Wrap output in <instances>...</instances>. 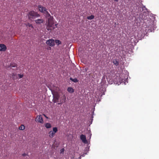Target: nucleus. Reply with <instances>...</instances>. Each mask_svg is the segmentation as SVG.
<instances>
[{"label":"nucleus","mask_w":159,"mask_h":159,"mask_svg":"<svg viewBox=\"0 0 159 159\" xmlns=\"http://www.w3.org/2000/svg\"><path fill=\"white\" fill-rule=\"evenodd\" d=\"M38 8L40 11L45 14L46 16L48 18L46 26L47 29L48 30H51L54 29L55 27L54 26V23L53 17L51 16L50 14L47 11V9L45 7L41 5H39Z\"/></svg>","instance_id":"f257e3e1"},{"label":"nucleus","mask_w":159,"mask_h":159,"mask_svg":"<svg viewBox=\"0 0 159 159\" xmlns=\"http://www.w3.org/2000/svg\"><path fill=\"white\" fill-rule=\"evenodd\" d=\"M28 16L29 19L30 20L34 19L40 16V15L37 12H34V11H31L29 12Z\"/></svg>","instance_id":"f03ea898"},{"label":"nucleus","mask_w":159,"mask_h":159,"mask_svg":"<svg viewBox=\"0 0 159 159\" xmlns=\"http://www.w3.org/2000/svg\"><path fill=\"white\" fill-rule=\"evenodd\" d=\"M57 128L56 127H54L53 128L52 130L50 131L49 133V137L51 138H52L53 137L55 133L57 131Z\"/></svg>","instance_id":"7ed1b4c3"},{"label":"nucleus","mask_w":159,"mask_h":159,"mask_svg":"<svg viewBox=\"0 0 159 159\" xmlns=\"http://www.w3.org/2000/svg\"><path fill=\"white\" fill-rule=\"evenodd\" d=\"M66 101V97L64 95H62L61 97L60 96L59 99V102L58 103V105H61L63 103L65 102Z\"/></svg>","instance_id":"20e7f679"},{"label":"nucleus","mask_w":159,"mask_h":159,"mask_svg":"<svg viewBox=\"0 0 159 159\" xmlns=\"http://www.w3.org/2000/svg\"><path fill=\"white\" fill-rule=\"evenodd\" d=\"M46 43L48 45L53 47L55 45L54 40V39H49L47 40Z\"/></svg>","instance_id":"39448f33"},{"label":"nucleus","mask_w":159,"mask_h":159,"mask_svg":"<svg viewBox=\"0 0 159 159\" xmlns=\"http://www.w3.org/2000/svg\"><path fill=\"white\" fill-rule=\"evenodd\" d=\"M60 98L59 95L58 94H55L53 96V98L52 100V101L54 103H56L59 102V99Z\"/></svg>","instance_id":"423d86ee"},{"label":"nucleus","mask_w":159,"mask_h":159,"mask_svg":"<svg viewBox=\"0 0 159 159\" xmlns=\"http://www.w3.org/2000/svg\"><path fill=\"white\" fill-rule=\"evenodd\" d=\"M36 122L41 123H43V120L41 115L38 116L35 118Z\"/></svg>","instance_id":"0eeeda50"},{"label":"nucleus","mask_w":159,"mask_h":159,"mask_svg":"<svg viewBox=\"0 0 159 159\" xmlns=\"http://www.w3.org/2000/svg\"><path fill=\"white\" fill-rule=\"evenodd\" d=\"M7 49V47L5 45L0 44V51L4 52L6 51Z\"/></svg>","instance_id":"6e6552de"},{"label":"nucleus","mask_w":159,"mask_h":159,"mask_svg":"<svg viewBox=\"0 0 159 159\" xmlns=\"http://www.w3.org/2000/svg\"><path fill=\"white\" fill-rule=\"evenodd\" d=\"M80 139L84 143H87V140L85 135L82 134L80 136Z\"/></svg>","instance_id":"1a4fd4ad"},{"label":"nucleus","mask_w":159,"mask_h":159,"mask_svg":"<svg viewBox=\"0 0 159 159\" xmlns=\"http://www.w3.org/2000/svg\"><path fill=\"white\" fill-rule=\"evenodd\" d=\"M35 22L37 24H41L43 22V20L42 19H38L35 20Z\"/></svg>","instance_id":"9d476101"},{"label":"nucleus","mask_w":159,"mask_h":159,"mask_svg":"<svg viewBox=\"0 0 159 159\" xmlns=\"http://www.w3.org/2000/svg\"><path fill=\"white\" fill-rule=\"evenodd\" d=\"M67 91L70 93H73L74 92V89L71 87H69L67 89Z\"/></svg>","instance_id":"9b49d317"},{"label":"nucleus","mask_w":159,"mask_h":159,"mask_svg":"<svg viewBox=\"0 0 159 159\" xmlns=\"http://www.w3.org/2000/svg\"><path fill=\"white\" fill-rule=\"evenodd\" d=\"M45 127L47 129L50 128L51 127V125L49 123H46L45 124Z\"/></svg>","instance_id":"f8f14e48"},{"label":"nucleus","mask_w":159,"mask_h":159,"mask_svg":"<svg viewBox=\"0 0 159 159\" xmlns=\"http://www.w3.org/2000/svg\"><path fill=\"white\" fill-rule=\"evenodd\" d=\"M113 62L116 66H117L119 65V63L118 61L116 60H114Z\"/></svg>","instance_id":"ddd939ff"},{"label":"nucleus","mask_w":159,"mask_h":159,"mask_svg":"<svg viewBox=\"0 0 159 159\" xmlns=\"http://www.w3.org/2000/svg\"><path fill=\"white\" fill-rule=\"evenodd\" d=\"M70 80L76 83L78 82V80L76 78L73 79L72 78H70Z\"/></svg>","instance_id":"4468645a"},{"label":"nucleus","mask_w":159,"mask_h":159,"mask_svg":"<svg viewBox=\"0 0 159 159\" xmlns=\"http://www.w3.org/2000/svg\"><path fill=\"white\" fill-rule=\"evenodd\" d=\"M94 16L93 15H91L90 16H88L87 17V19L89 20H91L93 19L94 18Z\"/></svg>","instance_id":"2eb2a0df"},{"label":"nucleus","mask_w":159,"mask_h":159,"mask_svg":"<svg viewBox=\"0 0 159 159\" xmlns=\"http://www.w3.org/2000/svg\"><path fill=\"white\" fill-rule=\"evenodd\" d=\"M19 129L20 130H23L25 129V126L23 125H21L19 127Z\"/></svg>","instance_id":"dca6fc26"},{"label":"nucleus","mask_w":159,"mask_h":159,"mask_svg":"<svg viewBox=\"0 0 159 159\" xmlns=\"http://www.w3.org/2000/svg\"><path fill=\"white\" fill-rule=\"evenodd\" d=\"M55 42L57 44H60L61 43V42L58 40H55Z\"/></svg>","instance_id":"f3484780"},{"label":"nucleus","mask_w":159,"mask_h":159,"mask_svg":"<svg viewBox=\"0 0 159 159\" xmlns=\"http://www.w3.org/2000/svg\"><path fill=\"white\" fill-rule=\"evenodd\" d=\"M27 26H29V27H31L32 28H33V26H32V24H30L29 23H28L26 25Z\"/></svg>","instance_id":"a211bd4d"},{"label":"nucleus","mask_w":159,"mask_h":159,"mask_svg":"<svg viewBox=\"0 0 159 159\" xmlns=\"http://www.w3.org/2000/svg\"><path fill=\"white\" fill-rule=\"evenodd\" d=\"M18 75L19 78H22L23 76V75L18 74Z\"/></svg>","instance_id":"6ab92c4d"},{"label":"nucleus","mask_w":159,"mask_h":159,"mask_svg":"<svg viewBox=\"0 0 159 159\" xmlns=\"http://www.w3.org/2000/svg\"><path fill=\"white\" fill-rule=\"evenodd\" d=\"M64 148H62L61 150V152H63L64 151Z\"/></svg>","instance_id":"aec40b11"},{"label":"nucleus","mask_w":159,"mask_h":159,"mask_svg":"<svg viewBox=\"0 0 159 159\" xmlns=\"http://www.w3.org/2000/svg\"><path fill=\"white\" fill-rule=\"evenodd\" d=\"M22 156H24V157H25V156H26V154H25V153H23L22 154Z\"/></svg>","instance_id":"412c9836"},{"label":"nucleus","mask_w":159,"mask_h":159,"mask_svg":"<svg viewBox=\"0 0 159 159\" xmlns=\"http://www.w3.org/2000/svg\"><path fill=\"white\" fill-rule=\"evenodd\" d=\"M16 66V64H14V65H13V66H11V67H15V66Z\"/></svg>","instance_id":"4be33fe9"},{"label":"nucleus","mask_w":159,"mask_h":159,"mask_svg":"<svg viewBox=\"0 0 159 159\" xmlns=\"http://www.w3.org/2000/svg\"><path fill=\"white\" fill-rule=\"evenodd\" d=\"M114 1H116V2H118V0H114Z\"/></svg>","instance_id":"5701e85b"},{"label":"nucleus","mask_w":159,"mask_h":159,"mask_svg":"<svg viewBox=\"0 0 159 159\" xmlns=\"http://www.w3.org/2000/svg\"><path fill=\"white\" fill-rule=\"evenodd\" d=\"M51 48L50 47H49V48H48V49H50Z\"/></svg>","instance_id":"b1692460"},{"label":"nucleus","mask_w":159,"mask_h":159,"mask_svg":"<svg viewBox=\"0 0 159 159\" xmlns=\"http://www.w3.org/2000/svg\"><path fill=\"white\" fill-rule=\"evenodd\" d=\"M51 48L50 47H49V48H48V49H50Z\"/></svg>","instance_id":"393cba45"},{"label":"nucleus","mask_w":159,"mask_h":159,"mask_svg":"<svg viewBox=\"0 0 159 159\" xmlns=\"http://www.w3.org/2000/svg\"><path fill=\"white\" fill-rule=\"evenodd\" d=\"M44 115V116H45L46 118H48L47 117H46V116H45V115Z\"/></svg>","instance_id":"a878e982"},{"label":"nucleus","mask_w":159,"mask_h":159,"mask_svg":"<svg viewBox=\"0 0 159 159\" xmlns=\"http://www.w3.org/2000/svg\"><path fill=\"white\" fill-rule=\"evenodd\" d=\"M57 25V24H56L55 25L56 26Z\"/></svg>","instance_id":"bb28decb"},{"label":"nucleus","mask_w":159,"mask_h":159,"mask_svg":"<svg viewBox=\"0 0 159 159\" xmlns=\"http://www.w3.org/2000/svg\"><path fill=\"white\" fill-rule=\"evenodd\" d=\"M144 7V8H145V6H144V7Z\"/></svg>","instance_id":"cd10ccee"}]
</instances>
